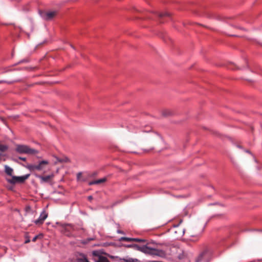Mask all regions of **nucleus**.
<instances>
[{
    "instance_id": "nucleus-1",
    "label": "nucleus",
    "mask_w": 262,
    "mask_h": 262,
    "mask_svg": "<svg viewBox=\"0 0 262 262\" xmlns=\"http://www.w3.org/2000/svg\"><path fill=\"white\" fill-rule=\"evenodd\" d=\"M127 247L133 248L135 250L140 251L145 254L152 256H158L164 257L165 256V253L164 251L157 249L151 248L147 246H140L137 244L128 245Z\"/></svg>"
},
{
    "instance_id": "nucleus-2",
    "label": "nucleus",
    "mask_w": 262,
    "mask_h": 262,
    "mask_svg": "<svg viewBox=\"0 0 262 262\" xmlns=\"http://www.w3.org/2000/svg\"><path fill=\"white\" fill-rule=\"evenodd\" d=\"M81 228L80 226L65 224L62 226V232L69 237L79 236Z\"/></svg>"
},
{
    "instance_id": "nucleus-3",
    "label": "nucleus",
    "mask_w": 262,
    "mask_h": 262,
    "mask_svg": "<svg viewBox=\"0 0 262 262\" xmlns=\"http://www.w3.org/2000/svg\"><path fill=\"white\" fill-rule=\"evenodd\" d=\"M16 151L19 154L34 155L38 153L37 150L24 145H17L16 147Z\"/></svg>"
},
{
    "instance_id": "nucleus-4",
    "label": "nucleus",
    "mask_w": 262,
    "mask_h": 262,
    "mask_svg": "<svg viewBox=\"0 0 262 262\" xmlns=\"http://www.w3.org/2000/svg\"><path fill=\"white\" fill-rule=\"evenodd\" d=\"M40 16L45 20H52L57 14L56 11H39Z\"/></svg>"
},
{
    "instance_id": "nucleus-5",
    "label": "nucleus",
    "mask_w": 262,
    "mask_h": 262,
    "mask_svg": "<svg viewBox=\"0 0 262 262\" xmlns=\"http://www.w3.org/2000/svg\"><path fill=\"white\" fill-rule=\"evenodd\" d=\"M210 259V253L207 251H205L198 256L195 259V262H209Z\"/></svg>"
},
{
    "instance_id": "nucleus-6",
    "label": "nucleus",
    "mask_w": 262,
    "mask_h": 262,
    "mask_svg": "<svg viewBox=\"0 0 262 262\" xmlns=\"http://www.w3.org/2000/svg\"><path fill=\"white\" fill-rule=\"evenodd\" d=\"M30 176V174H27L20 177L12 176V179L8 180V181L11 184L21 183L24 182Z\"/></svg>"
},
{
    "instance_id": "nucleus-7",
    "label": "nucleus",
    "mask_w": 262,
    "mask_h": 262,
    "mask_svg": "<svg viewBox=\"0 0 262 262\" xmlns=\"http://www.w3.org/2000/svg\"><path fill=\"white\" fill-rule=\"evenodd\" d=\"M47 217H48V213L46 212V211L45 210H43L41 212L39 218L34 221V223L36 225H42Z\"/></svg>"
},
{
    "instance_id": "nucleus-8",
    "label": "nucleus",
    "mask_w": 262,
    "mask_h": 262,
    "mask_svg": "<svg viewBox=\"0 0 262 262\" xmlns=\"http://www.w3.org/2000/svg\"><path fill=\"white\" fill-rule=\"evenodd\" d=\"M35 176L40 179V183H48L49 182L51 179L53 177V174L48 175L46 176H42L38 174H35Z\"/></svg>"
},
{
    "instance_id": "nucleus-9",
    "label": "nucleus",
    "mask_w": 262,
    "mask_h": 262,
    "mask_svg": "<svg viewBox=\"0 0 262 262\" xmlns=\"http://www.w3.org/2000/svg\"><path fill=\"white\" fill-rule=\"evenodd\" d=\"M71 262H82V254L77 252L71 259Z\"/></svg>"
},
{
    "instance_id": "nucleus-10",
    "label": "nucleus",
    "mask_w": 262,
    "mask_h": 262,
    "mask_svg": "<svg viewBox=\"0 0 262 262\" xmlns=\"http://www.w3.org/2000/svg\"><path fill=\"white\" fill-rule=\"evenodd\" d=\"M107 181V178L106 177L103 178L102 179H100L98 180L92 181L89 182L90 185H99L102 183H105Z\"/></svg>"
},
{
    "instance_id": "nucleus-11",
    "label": "nucleus",
    "mask_w": 262,
    "mask_h": 262,
    "mask_svg": "<svg viewBox=\"0 0 262 262\" xmlns=\"http://www.w3.org/2000/svg\"><path fill=\"white\" fill-rule=\"evenodd\" d=\"M49 164V162L47 160H42L40 161L37 165V170H41L44 168V165H48Z\"/></svg>"
},
{
    "instance_id": "nucleus-12",
    "label": "nucleus",
    "mask_w": 262,
    "mask_h": 262,
    "mask_svg": "<svg viewBox=\"0 0 262 262\" xmlns=\"http://www.w3.org/2000/svg\"><path fill=\"white\" fill-rule=\"evenodd\" d=\"M5 171L7 173V174L12 177L13 170L12 168L7 165H6L5 166Z\"/></svg>"
},
{
    "instance_id": "nucleus-13",
    "label": "nucleus",
    "mask_w": 262,
    "mask_h": 262,
    "mask_svg": "<svg viewBox=\"0 0 262 262\" xmlns=\"http://www.w3.org/2000/svg\"><path fill=\"white\" fill-rule=\"evenodd\" d=\"M96 262H110L108 259L103 256H99L95 259Z\"/></svg>"
},
{
    "instance_id": "nucleus-14",
    "label": "nucleus",
    "mask_w": 262,
    "mask_h": 262,
    "mask_svg": "<svg viewBox=\"0 0 262 262\" xmlns=\"http://www.w3.org/2000/svg\"><path fill=\"white\" fill-rule=\"evenodd\" d=\"M28 169L31 171L37 170L36 164H30L27 166Z\"/></svg>"
},
{
    "instance_id": "nucleus-15",
    "label": "nucleus",
    "mask_w": 262,
    "mask_h": 262,
    "mask_svg": "<svg viewBox=\"0 0 262 262\" xmlns=\"http://www.w3.org/2000/svg\"><path fill=\"white\" fill-rule=\"evenodd\" d=\"M162 114L164 116H169L172 115V112L169 110H164L162 112Z\"/></svg>"
},
{
    "instance_id": "nucleus-16",
    "label": "nucleus",
    "mask_w": 262,
    "mask_h": 262,
    "mask_svg": "<svg viewBox=\"0 0 262 262\" xmlns=\"http://www.w3.org/2000/svg\"><path fill=\"white\" fill-rule=\"evenodd\" d=\"M157 15L160 18H162L165 16H169L170 13L168 12L158 13Z\"/></svg>"
},
{
    "instance_id": "nucleus-17",
    "label": "nucleus",
    "mask_w": 262,
    "mask_h": 262,
    "mask_svg": "<svg viewBox=\"0 0 262 262\" xmlns=\"http://www.w3.org/2000/svg\"><path fill=\"white\" fill-rule=\"evenodd\" d=\"M175 230V233H179L180 235H183L184 234V231L183 229H181L180 228H177Z\"/></svg>"
},
{
    "instance_id": "nucleus-18",
    "label": "nucleus",
    "mask_w": 262,
    "mask_h": 262,
    "mask_svg": "<svg viewBox=\"0 0 262 262\" xmlns=\"http://www.w3.org/2000/svg\"><path fill=\"white\" fill-rule=\"evenodd\" d=\"M8 149V146L6 145L1 144L0 145V151H5Z\"/></svg>"
},
{
    "instance_id": "nucleus-19",
    "label": "nucleus",
    "mask_w": 262,
    "mask_h": 262,
    "mask_svg": "<svg viewBox=\"0 0 262 262\" xmlns=\"http://www.w3.org/2000/svg\"><path fill=\"white\" fill-rule=\"evenodd\" d=\"M121 241H126V242H134V238H129L126 237H122L120 238Z\"/></svg>"
},
{
    "instance_id": "nucleus-20",
    "label": "nucleus",
    "mask_w": 262,
    "mask_h": 262,
    "mask_svg": "<svg viewBox=\"0 0 262 262\" xmlns=\"http://www.w3.org/2000/svg\"><path fill=\"white\" fill-rule=\"evenodd\" d=\"M125 262H138V260L137 259H134L132 258H129L128 259H123Z\"/></svg>"
},
{
    "instance_id": "nucleus-21",
    "label": "nucleus",
    "mask_w": 262,
    "mask_h": 262,
    "mask_svg": "<svg viewBox=\"0 0 262 262\" xmlns=\"http://www.w3.org/2000/svg\"><path fill=\"white\" fill-rule=\"evenodd\" d=\"M43 235L42 234H38V235H37L36 236H35L33 239H32V242H35L36 241V240L39 238H41L42 237Z\"/></svg>"
},
{
    "instance_id": "nucleus-22",
    "label": "nucleus",
    "mask_w": 262,
    "mask_h": 262,
    "mask_svg": "<svg viewBox=\"0 0 262 262\" xmlns=\"http://www.w3.org/2000/svg\"><path fill=\"white\" fill-rule=\"evenodd\" d=\"M71 243L73 245H76V246L80 247L82 244V242L80 239H78L76 242L73 241Z\"/></svg>"
},
{
    "instance_id": "nucleus-23",
    "label": "nucleus",
    "mask_w": 262,
    "mask_h": 262,
    "mask_svg": "<svg viewBox=\"0 0 262 262\" xmlns=\"http://www.w3.org/2000/svg\"><path fill=\"white\" fill-rule=\"evenodd\" d=\"M134 242L145 243L146 242V240H145L144 239L134 238Z\"/></svg>"
},
{
    "instance_id": "nucleus-24",
    "label": "nucleus",
    "mask_w": 262,
    "mask_h": 262,
    "mask_svg": "<svg viewBox=\"0 0 262 262\" xmlns=\"http://www.w3.org/2000/svg\"><path fill=\"white\" fill-rule=\"evenodd\" d=\"M229 68H230L232 70H235V69H238L237 67H236V66L234 63H231L229 65Z\"/></svg>"
},
{
    "instance_id": "nucleus-25",
    "label": "nucleus",
    "mask_w": 262,
    "mask_h": 262,
    "mask_svg": "<svg viewBox=\"0 0 262 262\" xmlns=\"http://www.w3.org/2000/svg\"><path fill=\"white\" fill-rule=\"evenodd\" d=\"M26 240L25 241V244L29 243L30 242V240L29 239V237L28 234H26L25 235Z\"/></svg>"
},
{
    "instance_id": "nucleus-26",
    "label": "nucleus",
    "mask_w": 262,
    "mask_h": 262,
    "mask_svg": "<svg viewBox=\"0 0 262 262\" xmlns=\"http://www.w3.org/2000/svg\"><path fill=\"white\" fill-rule=\"evenodd\" d=\"M93 239H94L92 238H88L86 241L83 240L82 243H83V244H87L89 242H90L92 240H93Z\"/></svg>"
},
{
    "instance_id": "nucleus-27",
    "label": "nucleus",
    "mask_w": 262,
    "mask_h": 262,
    "mask_svg": "<svg viewBox=\"0 0 262 262\" xmlns=\"http://www.w3.org/2000/svg\"><path fill=\"white\" fill-rule=\"evenodd\" d=\"M83 262H89L87 258L83 255Z\"/></svg>"
},
{
    "instance_id": "nucleus-28",
    "label": "nucleus",
    "mask_w": 262,
    "mask_h": 262,
    "mask_svg": "<svg viewBox=\"0 0 262 262\" xmlns=\"http://www.w3.org/2000/svg\"><path fill=\"white\" fill-rule=\"evenodd\" d=\"M10 71H11V70L9 68H6L5 69V70H4V71L3 72L4 73V72H7Z\"/></svg>"
},
{
    "instance_id": "nucleus-29",
    "label": "nucleus",
    "mask_w": 262,
    "mask_h": 262,
    "mask_svg": "<svg viewBox=\"0 0 262 262\" xmlns=\"http://www.w3.org/2000/svg\"><path fill=\"white\" fill-rule=\"evenodd\" d=\"M19 159L23 161H26V158L24 157H19Z\"/></svg>"
},
{
    "instance_id": "nucleus-30",
    "label": "nucleus",
    "mask_w": 262,
    "mask_h": 262,
    "mask_svg": "<svg viewBox=\"0 0 262 262\" xmlns=\"http://www.w3.org/2000/svg\"><path fill=\"white\" fill-rule=\"evenodd\" d=\"M88 200L91 201L93 200V196L92 195H90L88 198Z\"/></svg>"
},
{
    "instance_id": "nucleus-31",
    "label": "nucleus",
    "mask_w": 262,
    "mask_h": 262,
    "mask_svg": "<svg viewBox=\"0 0 262 262\" xmlns=\"http://www.w3.org/2000/svg\"><path fill=\"white\" fill-rule=\"evenodd\" d=\"M81 174H82L81 172H79V173H78V176H77V177H78V179H80V176Z\"/></svg>"
},
{
    "instance_id": "nucleus-32",
    "label": "nucleus",
    "mask_w": 262,
    "mask_h": 262,
    "mask_svg": "<svg viewBox=\"0 0 262 262\" xmlns=\"http://www.w3.org/2000/svg\"><path fill=\"white\" fill-rule=\"evenodd\" d=\"M3 81H0V83L3 82Z\"/></svg>"
},
{
    "instance_id": "nucleus-33",
    "label": "nucleus",
    "mask_w": 262,
    "mask_h": 262,
    "mask_svg": "<svg viewBox=\"0 0 262 262\" xmlns=\"http://www.w3.org/2000/svg\"><path fill=\"white\" fill-rule=\"evenodd\" d=\"M8 83H11V82H8Z\"/></svg>"
},
{
    "instance_id": "nucleus-34",
    "label": "nucleus",
    "mask_w": 262,
    "mask_h": 262,
    "mask_svg": "<svg viewBox=\"0 0 262 262\" xmlns=\"http://www.w3.org/2000/svg\"><path fill=\"white\" fill-rule=\"evenodd\" d=\"M160 23H163V21H162V20H160Z\"/></svg>"
},
{
    "instance_id": "nucleus-35",
    "label": "nucleus",
    "mask_w": 262,
    "mask_h": 262,
    "mask_svg": "<svg viewBox=\"0 0 262 262\" xmlns=\"http://www.w3.org/2000/svg\"><path fill=\"white\" fill-rule=\"evenodd\" d=\"M4 81L3 82H5V83H7V81Z\"/></svg>"
}]
</instances>
